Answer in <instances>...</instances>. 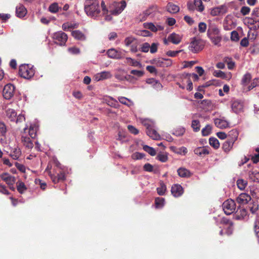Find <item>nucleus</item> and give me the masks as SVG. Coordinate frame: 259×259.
Returning <instances> with one entry per match:
<instances>
[{"mask_svg": "<svg viewBox=\"0 0 259 259\" xmlns=\"http://www.w3.org/2000/svg\"><path fill=\"white\" fill-rule=\"evenodd\" d=\"M86 14L92 17H96L100 13L99 2L98 0H86L84 3Z\"/></svg>", "mask_w": 259, "mask_h": 259, "instance_id": "1", "label": "nucleus"}, {"mask_svg": "<svg viewBox=\"0 0 259 259\" xmlns=\"http://www.w3.org/2000/svg\"><path fill=\"white\" fill-rule=\"evenodd\" d=\"M35 74L33 66L29 64H22L19 66V74L25 79L31 78Z\"/></svg>", "mask_w": 259, "mask_h": 259, "instance_id": "2", "label": "nucleus"}, {"mask_svg": "<svg viewBox=\"0 0 259 259\" xmlns=\"http://www.w3.org/2000/svg\"><path fill=\"white\" fill-rule=\"evenodd\" d=\"M126 6L125 1H121L120 2H114L110 10V13L113 15H118L120 14Z\"/></svg>", "mask_w": 259, "mask_h": 259, "instance_id": "3", "label": "nucleus"}, {"mask_svg": "<svg viewBox=\"0 0 259 259\" xmlns=\"http://www.w3.org/2000/svg\"><path fill=\"white\" fill-rule=\"evenodd\" d=\"M204 43L201 39L194 38L191 41L189 46V50L194 53H196L202 50Z\"/></svg>", "mask_w": 259, "mask_h": 259, "instance_id": "4", "label": "nucleus"}, {"mask_svg": "<svg viewBox=\"0 0 259 259\" xmlns=\"http://www.w3.org/2000/svg\"><path fill=\"white\" fill-rule=\"evenodd\" d=\"M224 212L227 215L232 214L236 209V203L232 199H228L222 205Z\"/></svg>", "mask_w": 259, "mask_h": 259, "instance_id": "5", "label": "nucleus"}, {"mask_svg": "<svg viewBox=\"0 0 259 259\" xmlns=\"http://www.w3.org/2000/svg\"><path fill=\"white\" fill-rule=\"evenodd\" d=\"M53 38L55 43L60 46H64L67 40L68 36L65 32L60 31L54 33Z\"/></svg>", "mask_w": 259, "mask_h": 259, "instance_id": "6", "label": "nucleus"}, {"mask_svg": "<svg viewBox=\"0 0 259 259\" xmlns=\"http://www.w3.org/2000/svg\"><path fill=\"white\" fill-rule=\"evenodd\" d=\"M15 88L12 84H6L3 89V94L4 97L7 100L11 99L14 94Z\"/></svg>", "mask_w": 259, "mask_h": 259, "instance_id": "7", "label": "nucleus"}, {"mask_svg": "<svg viewBox=\"0 0 259 259\" xmlns=\"http://www.w3.org/2000/svg\"><path fill=\"white\" fill-rule=\"evenodd\" d=\"M109 58L114 59H121L124 58V54L120 51L115 49H109L107 52Z\"/></svg>", "mask_w": 259, "mask_h": 259, "instance_id": "8", "label": "nucleus"}, {"mask_svg": "<svg viewBox=\"0 0 259 259\" xmlns=\"http://www.w3.org/2000/svg\"><path fill=\"white\" fill-rule=\"evenodd\" d=\"M144 125L146 126V134L148 136L154 140H157L160 139V135L158 134L157 131L153 128V126L146 123H144Z\"/></svg>", "mask_w": 259, "mask_h": 259, "instance_id": "9", "label": "nucleus"}, {"mask_svg": "<svg viewBox=\"0 0 259 259\" xmlns=\"http://www.w3.org/2000/svg\"><path fill=\"white\" fill-rule=\"evenodd\" d=\"M243 103L240 100H234L232 101L231 108L234 112L239 113L243 111Z\"/></svg>", "mask_w": 259, "mask_h": 259, "instance_id": "10", "label": "nucleus"}, {"mask_svg": "<svg viewBox=\"0 0 259 259\" xmlns=\"http://www.w3.org/2000/svg\"><path fill=\"white\" fill-rule=\"evenodd\" d=\"M228 11V8L226 5H221L220 6L214 8L210 11V15L212 16H216L220 15L226 14Z\"/></svg>", "mask_w": 259, "mask_h": 259, "instance_id": "11", "label": "nucleus"}, {"mask_svg": "<svg viewBox=\"0 0 259 259\" xmlns=\"http://www.w3.org/2000/svg\"><path fill=\"white\" fill-rule=\"evenodd\" d=\"M251 199V198L249 195L245 193H242L236 198V201L240 205H244L248 203Z\"/></svg>", "mask_w": 259, "mask_h": 259, "instance_id": "12", "label": "nucleus"}, {"mask_svg": "<svg viewBox=\"0 0 259 259\" xmlns=\"http://www.w3.org/2000/svg\"><path fill=\"white\" fill-rule=\"evenodd\" d=\"M171 192L174 197H178L183 194V188L179 184H175L171 187Z\"/></svg>", "mask_w": 259, "mask_h": 259, "instance_id": "13", "label": "nucleus"}, {"mask_svg": "<svg viewBox=\"0 0 259 259\" xmlns=\"http://www.w3.org/2000/svg\"><path fill=\"white\" fill-rule=\"evenodd\" d=\"M143 25L145 28L149 29L154 32L163 30L164 29L163 26L158 24L155 25L153 23H145Z\"/></svg>", "mask_w": 259, "mask_h": 259, "instance_id": "14", "label": "nucleus"}, {"mask_svg": "<svg viewBox=\"0 0 259 259\" xmlns=\"http://www.w3.org/2000/svg\"><path fill=\"white\" fill-rule=\"evenodd\" d=\"M255 152L244 157V162H248L251 160L252 162H259V147L254 150Z\"/></svg>", "mask_w": 259, "mask_h": 259, "instance_id": "15", "label": "nucleus"}, {"mask_svg": "<svg viewBox=\"0 0 259 259\" xmlns=\"http://www.w3.org/2000/svg\"><path fill=\"white\" fill-rule=\"evenodd\" d=\"M1 177L9 186L14 185L16 182V179L14 177L6 172L2 174Z\"/></svg>", "mask_w": 259, "mask_h": 259, "instance_id": "16", "label": "nucleus"}, {"mask_svg": "<svg viewBox=\"0 0 259 259\" xmlns=\"http://www.w3.org/2000/svg\"><path fill=\"white\" fill-rule=\"evenodd\" d=\"M157 11L156 6H152L143 12V16L141 18V20H145L148 16L150 15L153 16L155 12Z\"/></svg>", "mask_w": 259, "mask_h": 259, "instance_id": "17", "label": "nucleus"}, {"mask_svg": "<svg viewBox=\"0 0 259 259\" xmlns=\"http://www.w3.org/2000/svg\"><path fill=\"white\" fill-rule=\"evenodd\" d=\"M27 13V10L24 6L19 4L16 8V15L18 17H24Z\"/></svg>", "mask_w": 259, "mask_h": 259, "instance_id": "18", "label": "nucleus"}, {"mask_svg": "<svg viewBox=\"0 0 259 259\" xmlns=\"http://www.w3.org/2000/svg\"><path fill=\"white\" fill-rule=\"evenodd\" d=\"M214 124L219 128H225L229 126V122L223 119L216 118L214 121Z\"/></svg>", "mask_w": 259, "mask_h": 259, "instance_id": "19", "label": "nucleus"}, {"mask_svg": "<svg viewBox=\"0 0 259 259\" xmlns=\"http://www.w3.org/2000/svg\"><path fill=\"white\" fill-rule=\"evenodd\" d=\"M21 142L23 145L28 149H31L33 147V144L30 137L26 136H22Z\"/></svg>", "mask_w": 259, "mask_h": 259, "instance_id": "20", "label": "nucleus"}, {"mask_svg": "<svg viewBox=\"0 0 259 259\" xmlns=\"http://www.w3.org/2000/svg\"><path fill=\"white\" fill-rule=\"evenodd\" d=\"M167 39L172 44L177 45L181 41L182 38L179 34L172 33L168 36Z\"/></svg>", "mask_w": 259, "mask_h": 259, "instance_id": "21", "label": "nucleus"}, {"mask_svg": "<svg viewBox=\"0 0 259 259\" xmlns=\"http://www.w3.org/2000/svg\"><path fill=\"white\" fill-rule=\"evenodd\" d=\"M72 36L76 39L83 41L86 39L85 35L80 30H73L71 32Z\"/></svg>", "mask_w": 259, "mask_h": 259, "instance_id": "22", "label": "nucleus"}, {"mask_svg": "<svg viewBox=\"0 0 259 259\" xmlns=\"http://www.w3.org/2000/svg\"><path fill=\"white\" fill-rule=\"evenodd\" d=\"M194 152L195 154L202 156L208 154L209 153L208 148L206 147H198L194 149Z\"/></svg>", "mask_w": 259, "mask_h": 259, "instance_id": "23", "label": "nucleus"}, {"mask_svg": "<svg viewBox=\"0 0 259 259\" xmlns=\"http://www.w3.org/2000/svg\"><path fill=\"white\" fill-rule=\"evenodd\" d=\"M247 212L245 208H240L237 210L235 213V217L236 220H241L247 215Z\"/></svg>", "mask_w": 259, "mask_h": 259, "instance_id": "24", "label": "nucleus"}, {"mask_svg": "<svg viewBox=\"0 0 259 259\" xmlns=\"http://www.w3.org/2000/svg\"><path fill=\"white\" fill-rule=\"evenodd\" d=\"M207 34L208 36L221 34L220 29L215 25L209 26Z\"/></svg>", "mask_w": 259, "mask_h": 259, "instance_id": "25", "label": "nucleus"}, {"mask_svg": "<svg viewBox=\"0 0 259 259\" xmlns=\"http://www.w3.org/2000/svg\"><path fill=\"white\" fill-rule=\"evenodd\" d=\"M111 77V74L109 72L103 71L100 73H97L95 76V79L97 81L107 79Z\"/></svg>", "mask_w": 259, "mask_h": 259, "instance_id": "26", "label": "nucleus"}, {"mask_svg": "<svg viewBox=\"0 0 259 259\" xmlns=\"http://www.w3.org/2000/svg\"><path fill=\"white\" fill-rule=\"evenodd\" d=\"M10 156L14 160H21L20 157L21 156V151L19 148H14V150L11 152Z\"/></svg>", "mask_w": 259, "mask_h": 259, "instance_id": "27", "label": "nucleus"}, {"mask_svg": "<svg viewBox=\"0 0 259 259\" xmlns=\"http://www.w3.org/2000/svg\"><path fill=\"white\" fill-rule=\"evenodd\" d=\"M6 116L11 121H14L16 118L17 113L15 110L9 108L6 110Z\"/></svg>", "mask_w": 259, "mask_h": 259, "instance_id": "28", "label": "nucleus"}, {"mask_svg": "<svg viewBox=\"0 0 259 259\" xmlns=\"http://www.w3.org/2000/svg\"><path fill=\"white\" fill-rule=\"evenodd\" d=\"M167 10L170 13H177L179 10V6L176 5L171 3H168L166 6Z\"/></svg>", "mask_w": 259, "mask_h": 259, "instance_id": "29", "label": "nucleus"}, {"mask_svg": "<svg viewBox=\"0 0 259 259\" xmlns=\"http://www.w3.org/2000/svg\"><path fill=\"white\" fill-rule=\"evenodd\" d=\"M170 149L175 153L180 155H185L188 152L187 149L185 147L177 148L172 146L170 147Z\"/></svg>", "mask_w": 259, "mask_h": 259, "instance_id": "30", "label": "nucleus"}, {"mask_svg": "<svg viewBox=\"0 0 259 259\" xmlns=\"http://www.w3.org/2000/svg\"><path fill=\"white\" fill-rule=\"evenodd\" d=\"M209 38L211 41L212 43L215 45L220 46V42L222 40V37L221 34L220 35H212L210 36H208Z\"/></svg>", "mask_w": 259, "mask_h": 259, "instance_id": "31", "label": "nucleus"}, {"mask_svg": "<svg viewBox=\"0 0 259 259\" xmlns=\"http://www.w3.org/2000/svg\"><path fill=\"white\" fill-rule=\"evenodd\" d=\"M234 142L227 139V140L223 144V149L226 152H229L233 147Z\"/></svg>", "mask_w": 259, "mask_h": 259, "instance_id": "32", "label": "nucleus"}, {"mask_svg": "<svg viewBox=\"0 0 259 259\" xmlns=\"http://www.w3.org/2000/svg\"><path fill=\"white\" fill-rule=\"evenodd\" d=\"M179 176L183 178H187L191 176V174L189 170L185 168L181 167L177 170Z\"/></svg>", "mask_w": 259, "mask_h": 259, "instance_id": "33", "label": "nucleus"}, {"mask_svg": "<svg viewBox=\"0 0 259 259\" xmlns=\"http://www.w3.org/2000/svg\"><path fill=\"white\" fill-rule=\"evenodd\" d=\"M238 136V132L236 129H233L228 133V139L235 142Z\"/></svg>", "mask_w": 259, "mask_h": 259, "instance_id": "34", "label": "nucleus"}, {"mask_svg": "<svg viewBox=\"0 0 259 259\" xmlns=\"http://www.w3.org/2000/svg\"><path fill=\"white\" fill-rule=\"evenodd\" d=\"M24 133H28L31 138L34 139L36 136V127L30 126L28 129L25 128Z\"/></svg>", "mask_w": 259, "mask_h": 259, "instance_id": "35", "label": "nucleus"}, {"mask_svg": "<svg viewBox=\"0 0 259 259\" xmlns=\"http://www.w3.org/2000/svg\"><path fill=\"white\" fill-rule=\"evenodd\" d=\"M16 184L17 189L19 193L23 194L27 190V188L23 182L19 181L17 182Z\"/></svg>", "mask_w": 259, "mask_h": 259, "instance_id": "36", "label": "nucleus"}, {"mask_svg": "<svg viewBox=\"0 0 259 259\" xmlns=\"http://www.w3.org/2000/svg\"><path fill=\"white\" fill-rule=\"evenodd\" d=\"M249 177L252 181L259 182V172L256 170L249 171Z\"/></svg>", "mask_w": 259, "mask_h": 259, "instance_id": "37", "label": "nucleus"}, {"mask_svg": "<svg viewBox=\"0 0 259 259\" xmlns=\"http://www.w3.org/2000/svg\"><path fill=\"white\" fill-rule=\"evenodd\" d=\"M147 82L153 84V88L157 90H160L162 89V84L159 81L153 78L149 79Z\"/></svg>", "mask_w": 259, "mask_h": 259, "instance_id": "38", "label": "nucleus"}, {"mask_svg": "<svg viewBox=\"0 0 259 259\" xmlns=\"http://www.w3.org/2000/svg\"><path fill=\"white\" fill-rule=\"evenodd\" d=\"M166 190V187L164 183L161 181L160 182V187L157 188V192L159 195H164Z\"/></svg>", "mask_w": 259, "mask_h": 259, "instance_id": "39", "label": "nucleus"}, {"mask_svg": "<svg viewBox=\"0 0 259 259\" xmlns=\"http://www.w3.org/2000/svg\"><path fill=\"white\" fill-rule=\"evenodd\" d=\"M164 199L161 197H157L155 199V207L157 208H162L164 204Z\"/></svg>", "mask_w": 259, "mask_h": 259, "instance_id": "40", "label": "nucleus"}, {"mask_svg": "<svg viewBox=\"0 0 259 259\" xmlns=\"http://www.w3.org/2000/svg\"><path fill=\"white\" fill-rule=\"evenodd\" d=\"M247 185V182L243 179H240L237 181V185L240 190H244Z\"/></svg>", "mask_w": 259, "mask_h": 259, "instance_id": "41", "label": "nucleus"}, {"mask_svg": "<svg viewBox=\"0 0 259 259\" xmlns=\"http://www.w3.org/2000/svg\"><path fill=\"white\" fill-rule=\"evenodd\" d=\"M209 141V144L214 149H218L220 147L219 140L217 138L213 137L210 138Z\"/></svg>", "mask_w": 259, "mask_h": 259, "instance_id": "42", "label": "nucleus"}, {"mask_svg": "<svg viewBox=\"0 0 259 259\" xmlns=\"http://www.w3.org/2000/svg\"><path fill=\"white\" fill-rule=\"evenodd\" d=\"M191 127L193 131L195 132H197L200 130V122L198 120H193L192 121Z\"/></svg>", "mask_w": 259, "mask_h": 259, "instance_id": "43", "label": "nucleus"}, {"mask_svg": "<svg viewBox=\"0 0 259 259\" xmlns=\"http://www.w3.org/2000/svg\"><path fill=\"white\" fill-rule=\"evenodd\" d=\"M194 5L197 7L198 11L202 12L204 10V6L201 0H194Z\"/></svg>", "mask_w": 259, "mask_h": 259, "instance_id": "44", "label": "nucleus"}, {"mask_svg": "<svg viewBox=\"0 0 259 259\" xmlns=\"http://www.w3.org/2000/svg\"><path fill=\"white\" fill-rule=\"evenodd\" d=\"M60 8L58 3H54L50 6L49 10L51 13H55L58 12Z\"/></svg>", "mask_w": 259, "mask_h": 259, "instance_id": "45", "label": "nucleus"}, {"mask_svg": "<svg viewBox=\"0 0 259 259\" xmlns=\"http://www.w3.org/2000/svg\"><path fill=\"white\" fill-rule=\"evenodd\" d=\"M251 79V74L249 73H246L243 77L241 82L244 85L248 83Z\"/></svg>", "mask_w": 259, "mask_h": 259, "instance_id": "46", "label": "nucleus"}, {"mask_svg": "<svg viewBox=\"0 0 259 259\" xmlns=\"http://www.w3.org/2000/svg\"><path fill=\"white\" fill-rule=\"evenodd\" d=\"M143 149L145 151L148 153L149 154H150L151 156H154L156 155V151L155 149L147 145H144L143 146Z\"/></svg>", "mask_w": 259, "mask_h": 259, "instance_id": "47", "label": "nucleus"}, {"mask_svg": "<svg viewBox=\"0 0 259 259\" xmlns=\"http://www.w3.org/2000/svg\"><path fill=\"white\" fill-rule=\"evenodd\" d=\"M154 63L157 66L160 67H165L164 61L165 59L164 58H158L153 60Z\"/></svg>", "mask_w": 259, "mask_h": 259, "instance_id": "48", "label": "nucleus"}, {"mask_svg": "<svg viewBox=\"0 0 259 259\" xmlns=\"http://www.w3.org/2000/svg\"><path fill=\"white\" fill-rule=\"evenodd\" d=\"M211 131V126L210 125H207L204 127L201 131L202 135L203 136H206L209 135Z\"/></svg>", "mask_w": 259, "mask_h": 259, "instance_id": "49", "label": "nucleus"}, {"mask_svg": "<svg viewBox=\"0 0 259 259\" xmlns=\"http://www.w3.org/2000/svg\"><path fill=\"white\" fill-rule=\"evenodd\" d=\"M224 229L225 230V234L230 235L232 234L233 231V224H231L229 225L224 226Z\"/></svg>", "mask_w": 259, "mask_h": 259, "instance_id": "50", "label": "nucleus"}, {"mask_svg": "<svg viewBox=\"0 0 259 259\" xmlns=\"http://www.w3.org/2000/svg\"><path fill=\"white\" fill-rule=\"evenodd\" d=\"M7 131L6 124L3 122H0V135L5 136Z\"/></svg>", "mask_w": 259, "mask_h": 259, "instance_id": "51", "label": "nucleus"}, {"mask_svg": "<svg viewBox=\"0 0 259 259\" xmlns=\"http://www.w3.org/2000/svg\"><path fill=\"white\" fill-rule=\"evenodd\" d=\"M35 183L36 185H39L40 186V188L42 190H45L46 189V186H47V184L43 181H42L39 179H36L35 180Z\"/></svg>", "mask_w": 259, "mask_h": 259, "instance_id": "52", "label": "nucleus"}, {"mask_svg": "<svg viewBox=\"0 0 259 259\" xmlns=\"http://www.w3.org/2000/svg\"><path fill=\"white\" fill-rule=\"evenodd\" d=\"M126 60H127V62L133 66H135V67H138V66L141 67V64L140 62L132 59L131 58H126Z\"/></svg>", "mask_w": 259, "mask_h": 259, "instance_id": "53", "label": "nucleus"}, {"mask_svg": "<svg viewBox=\"0 0 259 259\" xmlns=\"http://www.w3.org/2000/svg\"><path fill=\"white\" fill-rule=\"evenodd\" d=\"M207 25L204 22H200L198 24V31L200 33H204L206 31Z\"/></svg>", "mask_w": 259, "mask_h": 259, "instance_id": "54", "label": "nucleus"}, {"mask_svg": "<svg viewBox=\"0 0 259 259\" xmlns=\"http://www.w3.org/2000/svg\"><path fill=\"white\" fill-rule=\"evenodd\" d=\"M259 85V78H254L252 82H251V84L249 85L248 87V91H250L251 90L253 89L255 87Z\"/></svg>", "mask_w": 259, "mask_h": 259, "instance_id": "55", "label": "nucleus"}, {"mask_svg": "<svg viewBox=\"0 0 259 259\" xmlns=\"http://www.w3.org/2000/svg\"><path fill=\"white\" fill-rule=\"evenodd\" d=\"M135 41V37L133 36H130L125 38L124 39V43L125 45L126 46H129L131 45H132L134 44V41Z\"/></svg>", "mask_w": 259, "mask_h": 259, "instance_id": "56", "label": "nucleus"}, {"mask_svg": "<svg viewBox=\"0 0 259 259\" xmlns=\"http://www.w3.org/2000/svg\"><path fill=\"white\" fill-rule=\"evenodd\" d=\"M231 39L234 41H237L239 39L238 33L236 31H233L231 34Z\"/></svg>", "mask_w": 259, "mask_h": 259, "instance_id": "57", "label": "nucleus"}, {"mask_svg": "<svg viewBox=\"0 0 259 259\" xmlns=\"http://www.w3.org/2000/svg\"><path fill=\"white\" fill-rule=\"evenodd\" d=\"M213 75L218 77L224 78L226 77V74L221 70H215L213 72Z\"/></svg>", "mask_w": 259, "mask_h": 259, "instance_id": "58", "label": "nucleus"}, {"mask_svg": "<svg viewBox=\"0 0 259 259\" xmlns=\"http://www.w3.org/2000/svg\"><path fill=\"white\" fill-rule=\"evenodd\" d=\"M60 180V181H64L66 179V175L65 174V170L62 169L61 170L57 176Z\"/></svg>", "mask_w": 259, "mask_h": 259, "instance_id": "59", "label": "nucleus"}, {"mask_svg": "<svg viewBox=\"0 0 259 259\" xmlns=\"http://www.w3.org/2000/svg\"><path fill=\"white\" fill-rule=\"evenodd\" d=\"M254 229L257 237H259V219H257L254 223Z\"/></svg>", "mask_w": 259, "mask_h": 259, "instance_id": "60", "label": "nucleus"}, {"mask_svg": "<svg viewBox=\"0 0 259 259\" xmlns=\"http://www.w3.org/2000/svg\"><path fill=\"white\" fill-rule=\"evenodd\" d=\"M127 128L132 134L135 135H137L139 132V130L137 128H136L135 126L131 125H128L127 126Z\"/></svg>", "mask_w": 259, "mask_h": 259, "instance_id": "61", "label": "nucleus"}, {"mask_svg": "<svg viewBox=\"0 0 259 259\" xmlns=\"http://www.w3.org/2000/svg\"><path fill=\"white\" fill-rule=\"evenodd\" d=\"M250 9L248 7L243 6L240 10V12L243 15H246L250 12Z\"/></svg>", "mask_w": 259, "mask_h": 259, "instance_id": "62", "label": "nucleus"}, {"mask_svg": "<svg viewBox=\"0 0 259 259\" xmlns=\"http://www.w3.org/2000/svg\"><path fill=\"white\" fill-rule=\"evenodd\" d=\"M150 48V45L148 43H144L141 48V51L145 53H147L149 51Z\"/></svg>", "mask_w": 259, "mask_h": 259, "instance_id": "63", "label": "nucleus"}, {"mask_svg": "<svg viewBox=\"0 0 259 259\" xmlns=\"http://www.w3.org/2000/svg\"><path fill=\"white\" fill-rule=\"evenodd\" d=\"M144 155H145L144 154L139 153V152H136L133 154L132 157L134 159L141 160L143 158V157L144 156Z\"/></svg>", "mask_w": 259, "mask_h": 259, "instance_id": "64", "label": "nucleus"}]
</instances>
